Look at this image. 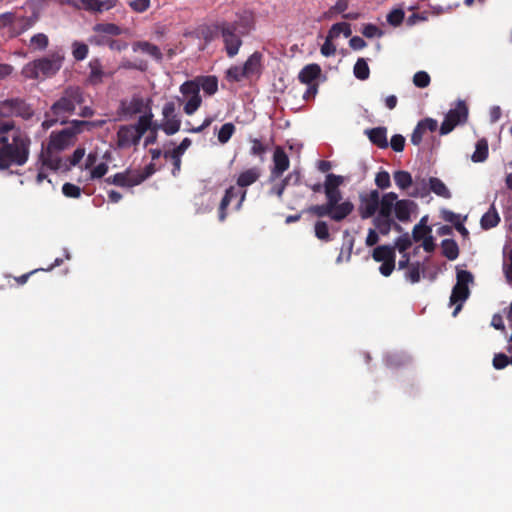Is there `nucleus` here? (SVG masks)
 <instances>
[{"label":"nucleus","mask_w":512,"mask_h":512,"mask_svg":"<svg viewBox=\"0 0 512 512\" xmlns=\"http://www.w3.org/2000/svg\"><path fill=\"white\" fill-rule=\"evenodd\" d=\"M30 137L12 121L0 123V171L24 166L30 157Z\"/></svg>","instance_id":"f257e3e1"},{"label":"nucleus","mask_w":512,"mask_h":512,"mask_svg":"<svg viewBox=\"0 0 512 512\" xmlns=\"http://www.w3.org/2000/svg\"><path fill=\"white\" fill-rule=\"evenodd\" d=\"M261 177V169L257 166L248 168L242 171L238 177L236 184L241 190L237 191L234 186H230L225 190L224 196L220 201L218 208V219L220 222H223L227 218V208L230 205L233 198L239 196V201L235 206L236 210H240L242 208L243 202L246 199L247 191L244 189L256 181Z\"/></svg>","instance_id":"f03ea898"},{"label":"nucleus","mask_w":512,"mask_h":512,"mask_svg":"<svg viewBox=\"0 0 512 512\" xmlns=\"http://www.w3.org/2000/svg\"><path fill=\"white\" fill-rule=\"evenodd\" d=\"M64 53L55 51L47 56L27 63L22 69V75L27 79H46L55 76L64 62Z\"/></svg>","instance_id":"7ed1b4c3"},{"label":"nucleus","mask_w":512,"mask_h":512,"mask_svg":"<svg viewBox=\"0 0 512 512\" xmlns=\"http://www.w3.org/2000/svg\"><path fill=\"white\" fill-rule=\"evenodd\" d=\"M84 101V92L79 86L67 87L61 97L50 108L51 114L55 117L53 122L73 114L76 107L81 106Z\"/></svg>","instance_id":"20e7f679"},{"label":"nucleus","mask_w":512,"mask_h":512,"mask_svg":"<svg viewBox=\"0 0 512 512\" xmlns=\"http://www.w3.org/2000/svg\"><path fill=\"white\" fill-rule=\"evenodd\" d=\"M456 280L450 296V304H457L453 312L454 316L461 310L462 303L469 297L468 285L473 282L474 278L472 273L467 270H457Z\"/></svg>","instance_id":"39448f33"},{"label":"nucleus","mask_w":512,"mask_h":512,"mask_svg":"<svg viewBox=\"0 0 512 512\" xmlns=\"http://www.w3.org/2000/svg\"><path fill=\"white\" fill-rule=\"evenodd\" d=\"M218 28L220 29V35L222 37L227 56L229 58L235 57L243 43L241 39L243 35L236 30V23L221 21Z\"/></svg>","instance_id":"423d86ee"},{"label":"nucleus","mask_w":512,"mask_h":512,"mask_svg":"<svg viewBox=\"0 0 512 512\" xmlns=\"http://www.w3.org/2000/svg\"><path fill=\"white\" fill-rule=\"evenodd\" d=\"M467 119L468 107L464 101L459 100L455 108L450 109L445 115L444 121L440 126V135L449 134L457 125L466 123Z\"/></svg>","instance_id":"0eeeda50"},{"label":"nucleus","mask_w":512,"mask_h":512,"mask_svg":"<svg viewBox=\"0 0 512 512\" xmlns=\"http://www.w3.org/2000/svg\"><path fill=\"white\" fill-rule=\"evenodd\" d=\"M33 115V110L21 98H10L0 101V117H22L29 119Z\"/></svg>","instance_id":"6e6552de"},{"label":"nucleus","mask_w":512,"mask_h":512,"mask_svg":"<svg viewBox=\"0 0 512 512\" xmlns=\"http://www.w3.org/2000/svg\"><path fill=\"white\" fill-rule=\"evenodd\" d=\"M380 193L377 189L359 194L358 213L361 219H369L378 211Z\"/></svg>","instance_id":"1a4fd4ad"},{"label":"nucleus","mask_w":512,"mask_h":512,"mask_svg":"<svg viewBox=\"0 0 512 512\" xmlns=\"http://www.w3.org/2000/svg\"><path fill=\"white\" fill-rule=\"evenodd\" d=\"M180 92L188 99L183 108L184 112L187 115L194 114L202 103V99L199 94V85H197V82L194 80L185 81L180 86Z\"/></svg>","instance_id":"9d476101"},{"label":"nucleus","mask_w":512,"mask_h":512,"mask_svg":"<svg viewBox=\"0 0 512 512\" xmlns=\"http://www.w3.org/2000/svg\"><path fill=\"white\" fill-rule=\"evenodd\" d=\"M162 115L161 130L168 136L176 134L180 130L181 119L176 113V105L173 101L164 104Z\"/></svg>","instance_id":"9b49d317"},{"label":"nucleus","mask_w":512,"mask_h":512,"mask_svg":"<svg viewBox=\"0 0 512 512\" xmlns=\"http://www.w3.org/2000/svg\"><path fill=\"white\" fill-rule=\"evenodd\" d=\"M152 172L140 173L137 170L126 169L123 172H119L113 175V185L119 187H134L145 181Z\"/></svg>","instance_id":"f8f14e48"},{"label":"nucleus","mask_w":512,"mask_h":512,"mask_svg":"<svg viewBox=\"0 0 512 512\" xmlns=\"http://www.w3.org/2000/svg\"><path fill=\"white\" fill-rule=\"evenodd\" d=\"M289 166L290 160L286 152L282 147L277 146L273 154V167L271 169L269 179L274 180L280 178L283 173L288 170Z\"/></svg>","instance_id":"ddd939ff"},{"label":"nucleus","mask_w":512,"mask_h":512,"mask_svg":"<svg viewBox=\"0 0 512 512\" xmlns=\"http://www.w3.org/2000/svg\"><path fill=\"white\" fill-rule=\"evenodd\" d=\"M141 138L137 137V131L133 125H122L117 132V146L121 149L139 144Z\"/></svg>","instance_id":"4468645a"},{"label":"nucleus","mask_w":512,"mask_h":512,"mask_svg":"<svg viewBox=\"0 0 512 512\" xmlns=\"http://www.w3.org/2000/svg\"><path fill=\"white\" fill-rule=\"evenodd\" d=\"M89 75L87 77L88 84L98 86L103 83L105 77H112L114 72H107L103 69L100 59L94 58L89 64Z\"/></svg>","instance_id":"2eb2a0df"},{"label":"nucleus","mask_w":512,"mask_h":512,"mask_svg":"<svg viewBox=\"0 0 512 512\" xmlns=\"http://www.w3.org/2000/svg\"><path fill=\"white\" fill-rule=\"evenodd\" d=\"M150 104V99L145 102L142 97L133 96L129 102H121V111L125 116L131 117L142 112L146 113L147 107H151Z\"/></svg>","instance_id":"dca6fc26"},{"label":"nucleus","mask_w":512,"mask_h":512,"mask_svg":"<svg viewBox=\"0 0 512 512\" xmlns=\"http://www.w3.org/2000/svg\"><path fill=\"white\" fill-rule=\"evenodd\" d=\"M191 143L192 142L189 138H184L176 148L164 153L165 158H170L173 161V176H177L179 173L181 169V156L191 146Z\"/></svg>","instance_id":"f3484780"},{"label":"nucleus","mask_w":512,"mask_h":512,"mask_svg":"<svg viewBox=\"0 0 512 512\" xmlns=\"http://www.w3.org/2000/svg\"><path fill=\"white\" fill-rule=\"evenodd\" d=\"M73 138V132L70 129H63L58 133H52L50 136L48 149L57 151L64 150L71 145Z\"/></svg>","instance_id":"a211bd4d"},{"label":"nucleus","mask_w":512,"mask_h":512,"mask_svg":"<svg viewBox=\"0 0 512 512\" xmlns=\"http://www.w3.org/2000/svg\"><path fill=\"white\" fill-rule=\"evenodd\" d=\"M416 207H417L416 203L411 200H408V199L398 200L397 199V201L395 203V208H394L395 217L400 222H404V223L409 222L411 219V213L413 212V210Z\"/></svg>","instance_id":"6ab92c4d"},{"label":"nucleus","mask_w":512,"mask_h":512,"mask_svg":"<svg viewBox=\"0 0 512 512\" xmlns=\"http://www.w3.org/2000/svg\"><path fill=\"white\" fill-rule=\"evenodd\" d=\"M89 42L96 46H108L113 51H122L128 46L125 41L115 40L107 35H93L90 37Z\"/></svg>","instance_id":"aec40b11"},{"label":"nucleus","mask_w":512,"mask_h":512,"mask_svg":"<svg viewBox=\"0 0 512 512\" xmlns=\"http://www.w3.org/2000/svg\"><path fill=\"white\" fill-rule=\"evenodd\" d=\"M262 53L255 51L245 61L243 68L248 78L257 75L259 76L262 71Z\"/></svg>","instance_id":"412c9836"},{"label":"nucleus","mask_w":512,"mask_h":512,"mask_svg":"<svg viewBox=\"0 0 512 512\" xmlns=\"http://www.w3.org/2000/svg\"><path fill=\"white\" fill-rule=\"evenodd\" d=\"M321 75V68L318 64H308L304 66L298 74V79L302 84L318 83Z\"/></svg>","instance_id":"4be33fe9"},{"label":"nucleus","mask_w":512,"mask_h":512,"mask_svg":"<svg viewBox=\"0 0 512 512\" xmlns=\"http://www.w3.org/2000/svg\"><path fill=\"white\" fill-rule=\"evenodd\" d=\"M397 198L398 196L394 192L385 193L382 197H380V204L377 215H381L382 217H392V212L395 208Z\"/></svg>","instance_id":"5701e85b"},{"label":"nucleus","mask_w":512,"mask_h":512,"mask_svg":"<svg viewBox=\"0 0 512 512\" xmlns=\"http://www.w3.org/2000/svg\"><path fill=\"white\" fill-rule=\"evenodd\" d=\"M369 140L381 149H385L389 146L387 140V129L386 127H376L365 131Z\"/></svg>","instance_id":"b1692460"},{"label":"nucleus","mask_w":512,"mask_h":512,"mask_svg":"<svg viewBox=\"0 0 512 512\" xmlns=\"http://www.w3.org/2000/svg\"><path fill=\"white\" fill-rule=\"evenodd\" d=\"M354 210V204L346 200L344 202L337 203L332 209L331 220L340 222L348 217Z\"/></svg>","instance_id":"393cba45"},{"label":"nucleus","mask_w":512,"mask_h":512,"mask_svg":"<svg viewBox=\"0 0 512 512\" xmlns=\"http://www.w3.org/2000/svg\"><path fill=\"white\" fill-rule=\"evenodd\" d=\"M83 8L90 12H103L112 9L116 1L115 0H80Z\"/></svg>","instance_id":"a878e982"},{"label":"nucleus","mask_w":512,"mask_h":512,"mask_svg":"<svg viewBox=\"0 0 512 512\" xmlns=\"http://www.w3.org/2000/svg\"><path fill=\"white\" fill-rule=\"evenodd\" d=\"M37 21H38V16L36 14H33L28 17H25V16L17 17V20L13 26V36L12 37L19 36L22 33H24L25 31L29 30L36 24Z\"/></svg>","instance_id":"bb28decb"},{"label":"nucleus","mask_w":512,"mask_h":512,"mask_svg":"<svg viewBox=\"0 0 512 512\" xmlns=\"http://www.w3.org/2000/svg\"><path fill=\"white\" fill-rule=\"evenodd\" d=\"M234 23H236V30L239 31L241 35L245 36L253 29L254 18L251 12L244 11L238 16V20Z\"/></svg>","instance_id":"cd10ccee"},{"label":"nucleus","mask_w":512,"mask_h":512,"mask_svg":"<svg viewBox=\"0 0 512 512\" xmlns=\"http://www.w3.org/2000/svg\"><path fill=\"white\" fill-rule=\"evenodd\" d=\"M194 81L199 85V89L202 88L208 95H214L218 90V79L216 76H201Z\"/></svg>","instance_id":"c85d7f7f"},{"label":"nucleus","mask_w":512,"mask_h":512,"mask_svg":"<svg viewBox=\"0 0 512 512\" xmlns=\"http://www.w3.org/2000/svg\"><path fill=\"white\" fill-rule=\"evenodd\" d=\"M148 111L144 113V115L140 116L135 127V131H137V137L142 138V136L152 127V119L154 117L151 107H147Z\"/></svg>","instance_id":"c756f323"},{"label":"nucleus","mask_w":512,"mask_h":512,"mask_svg":"<svg viewBox=\"0 0 512 512\" xmlns=\"http://www.w3.org/2000/svg\"><path fill=\"white\" fill-rule=\"evenodd\" d=\"M429 188L434 194L444 199H450L452 197V194L445 183L437 177L429 178Z\"/></svg>","instance_id":"7c9ffc66"},{"label":"nucleus","mask_w":512,"mask_h":512,"mask_svg":"<svg viewBox=\"0 0 512 512\" xmlns=\"http://www.w3.org/2000/svg\"><path fill=\"white\" fill-rule=\"evenodd\" d=\"M373 259L376 262H386L395 259V248L389 245H381L373 250Z\"/></svg>","instance_id":"2f4dec72"},{"label":"nucleus","mask_w":512,"mask_h":512,"mask_svg":"<svg viewBox=\"0 0 512 512\" xmlns=\"http://www.w3.org/2000/svg\"><path fill=\"white\" fill-rule=\"evenodd\" d=\"M500 222V216L495 209L494 205L482 216L481 227L485 230L496 227Z\"/></svg>","instance_id":"473e14b6"},{"label":"nucleus","mask_w":512,"mask_h":512,"mask_svg":"<svg viewBox=\"0 0 512 512\" xmlns=\"http://www.w3.org/2000/svg\"><path fill=\"white\" fill-rule=\"evenodd\" d=\"M95 35L118 36L122 33V29L114 23H98L93 27Z\"/></svg>","instance_id":"72a5a7b5"},{"label":"nucleus","mask_w":512,"mask_h":512,"mask_svg":"<svg viewBox=\"0 0 512 512\" xmlns=\"http://www.w3.org/2000/svg\"><path fill=\"white\" fill-rule=\"evenodd\" d=\"M141 50L143 53H146L153 57L156 60H161L163 55L160 48L150 42L147 41H139L134 44V50Z\"/></svg>","instance_id":"f704fd0d"},{"label":"nucleus","mask_w":512,"mask_h":512,"mask_svg":"<svg viewBox=\"0 0 512 512\" xmlns=\"http://www.w3.org/2000/svg\"><path fill=\"white\" fill-rule=\"evenodd\" d=\"M489 148L488 142L485 138L477 141L475 151L472 154V161L475 163L484 162L488 158Z\"/></svg>","instance_id":"c9c22d12"},{"label":"nucleus","mask_w":512,"mask_h":512,"mask_svg":"<svg viewBox=\"0 0 512 512\" xmlns=\"http://www.w3.org/2000/svg\"><path fill=\"white\" fill-rule=\"evenodd\" d=\"M442 254L448 260H455L459 256V247L455 240L444 239L441 243Z\"/></svg>","instance_id":"e433bc0d"},{"label":"nucleus","mask_w":512,"mask_h":512,"mask_svg":"<svg viewBox=\"0 0 512 512\" xmlns=\"http://www.w3.org/2000/svg\"><path fill=\"white\" fill-rule=\"evenodd\" d=\"M373 224L382 235H388L394 224V219L390 216L382 217L381 215H377L373 219Z\"/></svg>","instance_id":"4c0bfd02"},{"label":"nucleus","mask_w":512,"mask_h":512,"mask_svg":"<svg viewBox=\"0 0 512 512\" xmlns=\"http://www.w3.org/2000/svg\"><path fill=\"white\" fill-rule=\"evenodd\" d=\"M331 209L332 207L329 204L325 203L321 205H311L305 210H303V213H308L319 218L328 216L331 219Z\"/></svg>","instance_id":"58836bf2"},{"label":"nucleus","mask_w":512,"mask_h":512,"mask_svg":"<svg viewBox=\"0 0 512 512\" xmlns=\"http://www.w3.org/2000/svg\"><path fill=\"white\" fill-rule=\"evenodd\" d=\"M353 73L359 80H367L369 78L370 69L364 58H358L354 65Z\"/></svg>","instance_id":"ea45409f"},{"label":"nucleus","mask_w":512,"mask_h":512,"mask_svg":"<svg viewBox=\"0 0 512 512\" xmlns=\"http://www.w3.org/2000/svg\"><path fill=\"white\" fill-rule=\"evenodd\" d=\"M344 178L341 175H336L333 173L327 174L325 178V182L323 184V190H340L339 187L343 184Z\"/></svg>","instance_id":"a19ab883"},{"label":"nucleus","mask_w":512,"mask_h":512,"mask_svg":"<svg viewBox=\"0 0 512 512\" xmlns=\"http://www.w3.org/2000/svg\"><path fill=\"white\" fill-rule=\"evenodd\" d=\"M393 177H394V181H395L396 185L400 189H403V190L407 189L412 184V176L407 171H403V170L396 171L394 173Z\"/></svg>","instance_id":"79ce46f5"},{"label":"nucleus","mask_w":512,"mask_h":512,"mask_svg":"<svg viewBox=\"0 0 512 512\" xmlns=\"http://www.w3.org/2000/svg\"><path fill=\"white\" fill-rule=\"evenodd\" d=\"M314 232L315 236L321 241L329 242L331 240L329 227L325 221H317L314 225Z\"/></svg>","instance_id":"37998d69"},{"label":"nucleus","mask_w":512,"mask_h":512,"mask_svg":"<svg viewBox=\"0 0 512 512\" xmlns=\"http://www.w3.org/2000/svg\"><path fill=\"white\" fill-rule=\"evenodd\" d=\"M220 22H217L210 26H204L201 29V35L205 42L209 43L213 41L220 34Z\"/></svg>","instance_id":"c03bdc74"},{"label":"nucleus","mask_w":512,"mask_h":512,"mask_svg":"<svg viewBox=\"0 0 512 512\" xmlns=\"http://www.w3.org/2000/svg\"><path fill=\"white\" fill-rule=\"evenodd\" d=\"M30 45L37 50H45L49 45L48 36L44 33H37L30 39Z\"/></svg>","instance_id":"a18cd8bd"},{"label":"nucleus","mask_w":512,"mask_h":512,"mask_svg":"<svg viewBox=\"0 0 512 512\" xmlns=\"http://www.w3.org/2000/svg\"><path fill=\"white\" fill-rule=\"evenodd\" d=\"M17 20V15L13 12H5L0 14V30L9 28L11 36H13V26Z\"/></svg>","instance_id":"49530a36"},{"label":"nucleus","mask_w":512,"mask_h":512,"mask_svg":"<svg viewBox=\"0 0 512 512\" xmlns=\"http://www.w3.org/2000/svg\"><path fill=\"white\" fill-rule=\"evenodd\" d=\"M235 132V126L233 123H225L221 126L218 132V140L220 143H227Z\"/></svg>","instance_id":"de8ad7c7"},{"label":"nucleus","mask_w":512,"mask_h":512,"mask_svg":"<svg viewBox=\"0 0 512 512\" xmlns=\"http://www.w3.org/2000/svg\"><path fill=\"white\" fill-rule=\"evenodd\" d=\"M421 265L419 262L411 263L408 267L405 278L410 281L412 284L418 283L420 281L421 275Z\"/></svg>","instance_id":"09e8293b"},{"label":"nucleus","mask_w":512,"mask_h":512,"mask_svg":"<svg viewBox=\"0 0 512 512\" xmlns=\"http://www.w3.org/2000/svg\"><path fill=\"white\" fill-rule=\"evenodd\" d=\"M72 48V54L75 60L82 61L88 56L89 48L85 43L75 41Z\"/></svg>","instance_id":"8fccbe9b"},{"label":"nucleus","mask_w":512,"mask_h":512,"mask_svg":"<svg viewBox=\"0 0 512 512\" xmlns=\"http://www.w3.org/2000/svg\"><path fill=\"white\" fill-rule=\"evenodd\" d=\"M405 17V12L401 8L393 9L386 17L387 22L394 27L399 26Z\"/></svg>","instance_id":"3c124183"},{"label":"nucleus","mask_w":512,"mask_h":512,"mask_svg":"<svg viewBox=\"0 0 512 512\" xmlns=\"http://www.w3.org/2000/svg\"><path fill=\"white\" fill-rule=\"evenodd\" d=\"M227 78L229 80L240 82L244 78H248L243 66H232L227 70Z\"/></svg>","instance_id":"603ef678"},{"label":"nucleus","mask_w":512,"mask_h":512,"mask_svg":"<svg viewBox=\"0 0 512 512\" xmlns=\"http://www.w3.org/2000/svg\"><path fill=\"white\" fill-rule=\"evenodd\" d=\"M430 76L425 71H418L413 76V83L418 88H426L430 84Z\"/></svg>","instance_id":"864d4df0"},{"label":"nucleus","mask_w":512,"mask_h":512,"mask_svg":"<svg viewBox=\"0 0 512 512\" xmlns=\"http://www.w3.org/2000/svg\"><path fill=\"white\" fill-rule=\"evenodd\" d=\"M408 358L399 354H390L386 357V365L390 368H397L405 365Z\"/></svg>","instance_id":"5fc2aeb1"},{"label":"nucleus","mask_w":512,"mask_h":512,"mask_svg":"<svg viewBox=\"0 0 512 512\" xmlns=\"http://www.w3.org/2000/svg\"><path fill=\"white\" fill-rule=\"evenodd\" d=\"M432 229L427 225L416 224L412 231L413 239L417 242L424 239L428 234H430Z\"/></svg>","instance_id":"6e6d98bb"},{"label":"nucleus","mask_w":512,"mask_h":512,"mask_svg":"<svg viewBox=\"0 0 512 512\" xmlns=\"http://www.w3.org/2000/svg\"><path fill=\"white\" fill-rule=\"evenodd\" d=\"M375 184L379 189H387L391 186L390 175L387 171H380L376 174Z\"/></svg>","instance_id":"4d7b16f0"},{"label":"nucleus","mask_w":512,"mask_h":512,"mask_svg":"<svg viewBox=\"0 0 512 512\" xmlns=\"http://www.w3.org/2000/svg\"><path fill=\"white\" fill-rule=\"evenodd\" d=\"M62 193L69 198H79L81 196V188L67 182L62 186Z\"/></svg>","instance_id":"13d9d810"},{"label":"nucleus","mask_w":512,"mask_h":512,"mask_svg":"<svg viewBox=\"0 0 512 512\" xmlns=\"http://www.w3.org/2000/svg\"><path fill=\"white\" fill-rule=\"evenodd\" d=\"M349 5V0H338L325 14L326 18L331 17L336 13H344Z\"/></svg>","instance_id":"bf43d9fd"},{"label":"nucleus","mask_w":512,"mask_h":512,"mask_svg":"<svg viewBox=\"0 0 512 512\" xmlns=\"http://www.w3.org/2000/svg\"><path fill=\"white\" fill-rule=\"evenodd\" d=\"M108 169H109L108 164L104 163V162L94 166L90 170V179L95 180V179L102 178L103 176L106 175V173L108 172Z\"/></svg>","instance_id":"052dcab7"},{"label":"nucleus","mask_w":512,"mask_h":512,"mask_svg":"<svg viewBox=\"0 0 512 512\" xmlns=\"http://www.w3.org/2000/svg\"><path fill=\"white\" fill-rule=\"evenodd\" d=\"M362 34L367 38L373 37H381L383 35V31L374 24H365L362 29Z\"/></svg>","instance_id":"680f3d73"},{"label":"nucleus","mask_w":512,"mask_h":512,"mask_svg":"<svg viewBox=\"0 0 512 512\" xmlns=\"http://www.w3.org/2000/svg\"><path fill=\"white\" fill-rule=\"evenodd\" d=\"M412 242L408 234H404L396 239L395 246L400 253H406L411 247Z\"/></svg>","instance_id":"e2e57ef3"},{"label":"nucleus","mask_w":512,"mask_h":512,"mask_svg":"<svg viewBox=\"0 0 512 512\" xmlns=\"http://www.w3.org/2000/svg\"><path fill=\"white\" fill-rule=\"evenodd\" d=\"M326 196V203L329 204L332 208L342 200V193L340 190H328L324 191Z\"/></svg>","instance_id":"0e129e2a"},{"label":"nucleus","mask_w":512,"mask_h":512,"mask_svg":"<svg viewBox=\"0 0 512 512\" xmlns=\"http://www.w3.org/2000/svg\"><path fill=\"white\" fill-rule=\"evenodd\" d=\"M389 145L395 152H402L405 147V138L401 134H395L391 137Z\"/></svg>","instance_id":"69168bd1"},{"label":"nucleus","mask_w":512,"mask_h":512,"mask_svg":"<svg viewBox=\"0 0 512 512\" xmlns=\"http://www.w3.org/2000/svg\"><path fill=\"white\" fill-rule=\"evenodd\" d=\"M251 142L250 153L254 156L262 157L266 153L267 147L259 139H253Z\"/></svg>","instance_id":"338daca9"},{"label":"nucleus","mask_w":512,"mask_h":512,"mask_svg":"<svg viewBox=\"0 0 512 512\" xmlns=\"http://www.w3.org/2000/svg\"><path fill=\"white\" fill-rule=\"evenodd\" d=\"M129 6L133 11L143 13L150 7V0H133Z\"/></svg>","instance_id":"774afa93"}]
</instances>
